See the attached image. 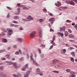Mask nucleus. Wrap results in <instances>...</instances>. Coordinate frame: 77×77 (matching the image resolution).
Returning a JSON list of instances; mask_svg holds the SVG:
<instances>
[{"label":"nucleus","instance_id":"obj_1","mask_svg":"<svg viewBox=\"0 0 77 77\" xmlns=\"http://www.w3.org/2000/svg\"><path fill=\"white\" fill-rule=\"evenodd\" d=\"M31 59L32 60L34 64H35L37 66H39V64H38V63H36V61H35V60H34V59L33 58V54L32 53H31Z\"/></svg>","mask_w":77,"mask_h":77},{"label":"nucleus","instance_id":"obj_2","mask_svg":"<svg viewBox=\"0 0 77 77\" xmlns=\"http://www.w3.org/2000/svg\"><path fill=\"white\" fill-rule=\"evenodd\" d=\"M8 62H9V63L8 64V65H11V64L12 63L13 65H14V67L15 68H16V69H18V66H17V63H12L11 62H9V61L6 62L7 63H8Z\"/></svg>","mask_w":77,"mask_h":77},{"label":"nucleus","instance_id":"obj_3","mask_svg":"<svg viewBox=\"0 0 77 77\" xmlns=\"http://www.w3.org/2000/svg\"><path fill=\"white\" fill-rule=\"evenodd\" d=\"M35 33L36 32H33L30 34V38H31V39H32L33 38H35Z\"/></svg>","mask_w":77,"mask_h":77},{"label":"nucleus","instance_id":"obj_4","mask_svg":"<svg viewBox=\"0 0 77 77\" xmlns=\"http://www.w3.org/2000/svg\"><path fill=\"white\" fill-rule=\"evenodd\" d=\"M7 30L8 31V32L10 33H8V35H11L12 34V33L13 32V30H10V29H7Z\"/></svg>","mask_w":77,"mask_h":77},{"label":"nucleus","instance_id":"obj_5","mask_svg":"<svg viewBox=\"0 0 77 77\" xmlns=\"http://www.w3.org/2000/svg\"><path fill=\"white\" fill-rule=\"evenodd\" d=\"M27 19H27V20H29V21H30L31 20H34V19L32 17L30 16H29L27 17Z\"/></svg>","mask_w":77,"mask_h":77},{"label":"nucleus","instance_id":"obj_6","mask_svg":"<svg viewBox=\"0 0 77 77\" xmlns=\"http://www.w3.org/2000/svg\"><path fill=\"white\" fill-rule=\"evenodd\" d=\"M57 3H56L55 4V6H57V7H59V6H61V3H60V2L57 1Z\"/></svg>","mask_w":77,"mask_h":77},{"label":"nucleus","instance_id":"obj_7","mask_svg":"<svg viewBox=\"0 0 77 77\" xmlns=\"http://www.w3.org/2000/svg\"><path fill=\"white\" fill-rule=\"evenodd\" d=\"M66 27L65 26H63L62 27H60V31L61 32L62 31H65V29Z\"/></svg>","mask_w":77,"mask_h":77},{"label":"nucleus","instance_id":"obj_8","mask_svg":"<svg viewBox=\"0 0 77 77\" xmlns=\"http://www.w3.org/2000/svg\"><path fill=\"white\" fill-rule=\"evenodd\" d=\"M58 36H61L62 38H63V33H60V32H58Z\"/></svg>","mask_w":77,"mask_h":77},{"label":"nucleus","instance_id":"obj_9","mask_svg":"<svg viewBox=\"0 0 77 77\" xmlns=\"http://www.w3.org/2000/svg\"><path fill=\"white\" fill-rule=\"evenodd\" d=\"M52 62L53 63H54V62H56V63L59 62H60V61H59V60H58L54 59L52 60Z\"/></svg>","mask_w":77,"mask_h":77},{"label":"nucleus","instance_id":"obj_10","mask_svg":"<svg viewBox=\"0 0 77 77\" xmlns=\"http://www.w3.org/2000/svg\"><path fill=\"white\" fill-rule=\"evenodd\" d=\"M60 52L62 54H63V53H65L66 52V50L64 49L63 50H61Z\"/></svg>","mask_w":77,"mask_h":77},{"label":"nucleus","instance_id":"obj_11","mask_svg":"<svg viewBox=\"0 0 77 77\" xmlns=\"http://www.w3.org/2000/svg\"><path fill=\"white\" fill-rule=\"evenodd\" d=\"M36 73L37 74H40L41 73V71L40 70V69L38 68L37 69Z\"/></svg>","mask_w":77,"mask_h":77},{"label":"nucleus","instance_id":"obj_12","mask_svg":"<svg viewBox=\"0 0 77 77\" xmlns=\"http://www.w3.org/2000/svg\"><path fill=\"white\" fill-rule=\"evenodd\" d=\"M70 5H73V6H74L75 5V4L74 3V2H73V1H71L70 2Z\"/></svg>","mask_w":77,"mask_h":77},{"label":"nucleus","instance_id":"obj_13","mask_svg":"<svg viewBox=\"0 0 77 77\" xmlns=\"http://www.w3.org/2000/svg\"><path fill=\"white\" fill-rule=\"evenodd\" d=\"M49 21H51V22L54 21V18H51L49 20Z\"/></svg>","mask_w":77,"mask_h":77},{"label":"nucleus","instance_id":"obj_14","mask_svg":"<svg viewBox=\"0 0 77 77\" xmlns=\"http://www.w3.org/2000/svg\"><path fill=\"white\" fill-rule=\"evenodd\" d=\"M17 40H18V41L19 42H23V41L22 38H17Z\"/></svg>","mask_w":77,"mask_h":77},{"label":"nucleus","instance_id":"obj_15","mask_svg":"<svg viewBox=\"0 0 77 77\" xmlns=\"http://www.w3.org/2000/svg\"><path fill=\"white\" fill-rule=\"evenodd\" d=\"M55 67L56 68H59V67H62V66H61V65L57 64L55 66Z\"/></svg>","mask_w":77,"mask_h":77},{"label":"nucleus","instance_id":"obj_16","mask_svg":"<svg viewBox=\"0 0 77 77\" xmlns=\"http://www.w3.org/2000/svg\"><path fill=\"white\" fill-rule=\"evenodd\" d=\"M71 54L72 56H75V53L74 52H72L70 53Z\"/></svg>","mask_w":77,"mask_h":77},{"label":"nucleus","instance_id":"obj_17","mask_svg":"<svg viewBox=\"0 0 77 77\" xmlns=\"http://www.w3.org/2000/svg\"><path fill=\"white\" fill-rule=\"evenodd\" d=\"M30 71L29 70L28 71L26 72V75H30Z\"/></svg>","mask_w":77,"mask_h":77},{"label":"nucleus","instance_id":"obj_18","mask_svg":"<svg viewBox=\"0 0 77 77\" xmlns=\"http://www.w3.org/2000/svg\"><path fill=\"white\" fill-rule=\"evenodd\" d=\"M53 72L54 73H56L57 74H58V73H59V71H57L56 70L53 71Z\"/></svg>","mask_w":77,"mask_h":77},{"label":"nucleus","instance_id":"obj_19","mask_svg":"<svg viewBox=\"0 0 77 77\" xmlns=\"http://www.w3.org/2000/svg\"><path fill=\"white\" fill-rule=\"evenodd\" d=\"M39 23H42V22H43L44 21V20L42 19H40L39 20Z\"/></svg>","mask_w":77,"mask_h":77},{"label":"nucleus","instance_id":"obj_20","mask_svg":"<svg viewBox=\"0 0 77 77\" xmlns=\"http://www.w3.org/2000/svg\"><path fill=\"white\" fill-rule=\"evenodd\" d=\"M41 47H42L43 48H45V45H43V44H41Z\"/></svg>","mask_w":77,"mask_h":77},{"label":"nucleus","instance_id":"obj_21","mask_svg":"<svg viewBox=\"0 0 77 77\" xmlns=\"http://www.w3.org/2000/svg\"><path fill=\"white\" fill-rule=\"evenodd\" d=\"M9 56H10V55L9 54H7L6 56V57H7V59H10V57Z\"/></svg>","mask_w":77,"mask_h":77},{"label":"nucleus","instance_id":"obj_22","mask_svg":"<svg viewBox=\"0 0 77 77\" xmlns=\"http://www.w3.org/2000/svg\"><path fill=\"white\" fill-rule=\"evenodd\" d=\"M3 42H7L8 41H7V39L5 38H4L3 40Z\"/></svg>","mask_w":77,"mask_h":77},{"label":"nucleus","instance_id":"obj_23","mask_svg":"<svg viewBox=\"0 0 77 77\" xmlns=\"http://www.w3.org/2000/svg\"><path fill=\"white\" fill-rule=\"evenodd\" d=\"M28 65H29V64H28L27 63L26 64V65H25V68H26L28 69Z\"/></svg>","mask_w":77,"mask_h":77},{"label":"nucleus","instance_id":"obj_24","mask_svg":"<svg viewBox=\"0 0 77 77\" xmlns=\"http://www.w3.org/2000/svg\"><path fill=\"white\" fill-rule=\"evenodd\" d=\"M69 37L72 38H74V35L72 34H70L69 35Z\"/></svg>","mask_w":77,"mask_h":77},{"label":"nucleus","instance_id":"obj_25","mask_svg":"<svg viewBox=\"0 0 77 77\" xmlns=\"http://www.w3.org/2000/svg\"><path fill=\"white\" fill-rule=\"evenodd\" d=\"M0 69L2 71H3V70H4V68L3 66H1L0 67Z\"/></svg>","mask_w":77,"mask_h":77},{"label":"nucleus","instance_id":"obj_26","mask_svg":"<svg viewBox=\"0 0 77 77\" xmlns=\"http://www.w3.org/2000/svg\"><path fill=\"white\" fill-rule=\"evenodd\" d=\"M55 39H56V37L55 36H54L53 37V40L52 41V42H54V40H55Z\"/></svg>","mask_w":77,"mask_h":77},{"label":"nucleus","instance_id":"obj_27","mask_svg":"<svg viewBox=\"0 0 77 77\" xmlns=\"http://www.w3.org/2000/svg\"><path fill=\"white\" fill-rule=\"evenodd\" d=\"M13 23H15V24H18V22L17 21H13Z\"/></svg>","mask_w":77,"mask_h":77},{"label":"nucleus","instance_id":"obj_28","mask_svg":"<svg viewBox=\"0 0 77 77\" xmlns=\"http://www.w3.org/2000/svg\"><path fill=\"white\" fill-rule=\"evenodd\" d=\"M68 34V32H65L64 33L65 36H66Z\"/></svg>","mask_w":77,"mask_h":77},{"label":"nucleus","instance_id":"obj_29","mask_svg":"<svg viewBox=\"0 0 77 77\" xmlns=\"http://www.w3.org/2000/svg\"><path fill=\"white\" fill-rule=\"evenodd\" d=\"M22 20L24 21H29V20H27V19H22Z\"/></svg>","mask_w":77,"mask_h":77},{"label":"nucleus","instance_id":"obj_30","mask_svg":"<svg viewBox=\"0 0 77 77\" xmlns=\"http://www.w3.org/2000/svg\"><path fill=\"white\" fill-rule=\"evenodd\" d=\"M4 73H1L0 74V76L1 77H3V75Z\"/></svg>","mask_w":77,"mask_h":77},{"label":"nucleus","instance_id":"obj_31","mask_svg":"<svg viewBox=\"0 0 77 77\" xmlns=\"http://www.w3.org/2000/svg\"><path fill=\"white\" fill-rule=\"evenodd\" d=\"M6 8L8 9H9V10H12V8H11V7L7 6L6 7Z\"/></svg>","mask_w":77,"mask_h":77},{"label":"nucleus","instance_id":"obj_32","mask_svg":"<svg viewBox=\"0 0 77 77\" xmlns=\"http://www.w3.org/2000/svg\"><path fill=\"white\" fill-rule=\"evenodd\" d=\"M23 9L28 10V9H29V8H28L26 7H23Z\"/></svg>","mask_w":77,"mask_h":77},{"label":"nucleus","instance_id":"obj_33","mask_svg":"<svg viewBox=\"0 0 77 77\" xmlns=\"http://www.w3.org/2000/svg\"><path fill=\"white\" fill-rule=\"evenodd\" d=\"M39 36L40 38H42V34L41 32L39 33Z\"/></svg>","mask_w":77,"mask_h":77},{"label":"nucleus","instance_id":"obj_34","mask_svg":"<svg viewBox=\"0 0 77 77\" xmlns=\"http://www.w3.org/2000/svg\"><path fill=\"white\" fill-rule=\"evenodd\" d=\"M66 71L68 72H70V71H71V69H66Z\"/></svg>","mask_w":77,"mask_h":77},{"label":"nucleus","instance_id":"obj_35","mask_svg":"<svg viewBox=\"0 0 77 77\" xmlns=\"http://www.w3.org/2000/svg\"><path fill=\"white\" fill-rule=\"evenodd\" d=\"M13 76L15 77H19V76L15 75V74H14L13 75Z\"/></svg>","mask_w":77,"mask_h":77},{"label":"nucleus","instance_id":"obj_36","mask_svg":"<svg viewBox=\"0 0 77 77\" xmlns=\"http://www.w3.org/2000/svg\"><path fill=\"white\" fill-rule=\"evenodd\" d=\"M14 20H17L18 18V16H15L14 18Z\"/></svg>","mask_w":77,"mask_h":77},{"label":"nucleus","instance_id":"obj_37","mask_svg":"<svg viewBox=\"0 0 77 77\" xmlns=\"http://www.w3.org/2000/svg\"><path fill=\"white\" fill-rule=\"evenodd\" d=\"M66 23H71L72 21L69 20H66Z\"/></svg>","mask_w":77,"mask_h":77},{"label":"nucleus","instance_id":"obj_38","mask_svg":"<svg viewBox=\"0 0 77 77\" xmlns=\"http://www.w3.org/2000/svg\"><path fill=\"white\" fill-rule=\"evenodd\" d=\"M68 32H69V33H72V31H71V29H69L68 30Z\"/></svg>","mask_w":77,"mask_h":77},{"label":"nucleus","instance_id":"obj_39","mask_svg":"<svg viewBox=\"0 0 77 77\" xmlns=\"http://www.w3.org/2000/svg\"><path fill=\"white\" fill-rule=\"evenodd\" d=\"M43 11L44 12H47V10L45 8L43 9Z\"/></svg>","mask_w":77,"mask_h":77},{"label":"nucleus","instance_id":"obj_40","mask_svg":"<svg viewBox=\"0 0 77 77\" xmlns=\"http://www.w3.org/2000/svg\"><path fill=\"white\" fill-rule=\"evenodd\" d=\"M69 41H70V42H75V41L72 40H69Z\"/></svg>","mask_w":77,"mask_h":77},{"label":"nucleus","instance_id":"obj_41","mask_svg":"<svg viewBox=\"0 0 77 77\" xmlns=\"http://www.w3.org/2000/svg\"><path fill=\"white\" fill-rule=\"evenodd\" d=\"M66 3H67V4H69L70 2L69 1H66Z\"/></svg>","mask_w":77,"mask_h":77},{"label":"nucleus","instance_id":"obj_42","mask_svg":"<svg viewBox=\"0 0 77 77\" xmlns=\"http://www.w3.org/2000/svg\"><path fill=\"white\" fill-rule=\"evenodd\" d=\"M1 60H5L6 58L4 57H2L1 58Z\"/></svg>","mask_w":77,"mask_h":77},{"label":"nucleus","instance_id":"obj_43","mask_svg":"<svg viewBox=\"0 0 77 77\" xmlns=\"http://www.w3.org/2000/svg\"><path fill=\"white\" fill-rule=\"evenodd\" d=\"M25 69L26 68H25V67H23V68L22 69V71H25Z\"/></svg>","mask_w":77,"mask_h":77},{"label":"nucleus","instance_id":"obj_44","mask_svg":"<svg viewBox=\"0 0 77 77\" xmlns=\"http://www.w3.org/2000/svg\"><path fill=\"white\" fill-rule=\"evenodd\" d=\"M48 15H50V16H53V14L50 13H48Z\"/></svg>","mask_w":77,"mask_h":77},{"label":"nucleus","instance_id":"obj_45","mask_svg":"<svg viewBox=\"0 0 77 77\" xmlns=\"http://www.w3.org/2000/svg\"><path fill=\"white\" fill-rule=\"evenodd\" d=\"M38 52L39 54L41 53V50L40 49H38Z\"/></svg>","mask_w":77,"mask_h":77},{"label":"nucleus","instance_id":"obj_46","mask_svg":"<svg viewBox=\"0 0 77 77\" xmlns=\"http://www.w3.org/2000/svg\"><path fill=\"white\" fill-rule=\"evenodd\" d=\"M71 60L72 62H74V58H71Z\"/></svg>","mask_w":77,"mask_h":77},{"label":"nucleus","instance_id":"obj_47","mask_svg":"<svg viewBox=\"0 0 77 77\" xmlns=\"http://www.w3.org/2000/svg\"><path fill=\"white\" fill-rule=\"evenodd\" d=\"M74 27L76 29V30H77V25L76 24L75 26H74Z\"/></svg>","mask_w":77,"mask_h":77},{"label":"nucleus","instance_id":"obj_48","mask_svg":"<svg viewBox=\"0 0 77 77\" xmlns=\"http://www.w3.org/2000/svg\"><path fill=\"white\" fill-rule=\"evenodd\" d=\"M15 54H19V52L18 51H16L15 53Z\"/></svg>","mask_w":77,"mask_h":77},{"label":"nucleus","instance_id":"obj_49","mask_svg":"<svg viewBox=\"0 0 77 77\" xmlns=\"http://www.w3.org/2000/svg\"><path fill=\"white\" fill-rule=\"evenodd\" d=\"M70 73L71 74H75V73L73 72H70Z\"/></svg>","mask_w":77,"mask_h":77},{"label":"nucleus","instance_id":"obj_50","mask_svg":"<svg viewBox=\"0 0 77 77\" xmlns=\"http://www.w3.org/2000/svg\"><path fill=\"white\" fill-rule=\"evenodd\" d=\"M17 11L18 12H20V8H19L17 9Z\"/></svg>","mask_w":77,"mask_h":77},{"label":"nucleus","instance_id":"obj_51","mask_svg":"<svg viewBox=\"0 0 77 77\" xmlns=\"http://www.w3.org/2000/svg\"><path fill=\"white\" fill-rule=\"evenodd\" d=\"M18 26H19L18 25H14V27H18Z\"/></svg>","mask_w":77,"mask_h":77},{"label":"nucleus","instance_id":"obj_52","mask_svg":"<svg viewBox=\"0 0 77 77\" xmlns=\"http://www.w3.org/2000/svg\"><path fill=\"white\" fill-rule=\"evenodd\" d=\"M5 51V49L4 50V51L0 50V53H2V52H4Z\"/></svg>","mask_w":77,"mask_h":77},{"label":"nucleus","instance_id":"obj_53","mask_svg":"<svg viewBox=\"0 0 77 77\" xmlns=\"http://www.w3.org/2000/svg\"><path fill=\"white\" fill-rule=\"evenodd\" d=\"M17 5L18 6H20L21 5V4L20 3H18Z\"/></svg>","mask_w":77,"mask_h":77},{"label":"nucleus","instance_id":"obj_54","mask_svg":"<svg viewBox=\"0 0 77 77\" xmlns=\"http://www.w3.org/2000/svg\"><path fill=\"white\" fill-rule=\"evenodd\" d=\"M50 32H54V30L52 29H50Z\"/></svg>","mask_w":77,"mask_h":77},{"label":"nucleus","instance_id":"obj_55","mask_svg":"<svg viewBox=\"0 0 77 77\" xmlns=\"http://www.w3.org/2000/svg\"><path fill=\"white\" fill-rule=\"evenodd\" d=\"M63 9H67L68 8H67V7H63Z\"/></svg>","mask_w":77,"mask_h":77},{"label":"nucleus","instance_id":"obj_56","mask_svg":"<svg viewBox=\"0 0 77 77\" xmlns=\"http://www.w3.org/2000/svg\"><path fill=\"white\" fill-rule=\"evenodd\" d=\"M20 30H23V28L21 27H20Z\"/></svg>","mask_w":77,"mask_h":77},{"label":"nucleus","instance_id":"obj_57","mask_svg":"<svg viewBox=\"0 0 77 77\" xmlns=\"http://www.w3.org/2000/svg\"><path fill=\"white\" fill-rule=\"evenodd\" d=\"M2 36H4V35H5V33L2 32Z\"/></svg>","mask_w":77,"mask_h":77},{"label":"nucleus","instance_id":"obj_58","mask_svg":"<svg viewBox=\"0 0 77 77\" xmlns=\"http://www.w3.org/2000/svg\"><path fill=\"white\" fill-rule=\"evenodd\" d=\"M51 43L52 44V45H55V43H54V42H52V41H51Z\"/></svg>","mask_w":77,"mask_h":77},{"label":"nucleus","instance_id":"obj_59","mask_svg":"<svg viewBox=\"0 0 77 77\" xmlns=\"http://www.w3.org/2000/svg\"><path fill=\"white\" fill-rule=\"evenodd\" d=\"M23 57H22L21 58H20V60L21 61H22V60H23Z\"/></svg>","mask_w":77,"mask_h":77},{"label":"nucleus","instance_id":"obj_60","mask_svg":"<svg viewBox=\"0 0 77 77\" xmlns=\"http://www.w3.org/2000/svg\"><path fill=\"white\" fill-rule=\"evenodd\" d=\"M3 32H7V31L6 30V29H4L3 30Z\"/></svg>","mask_w":77,"mask_h":77},{"label":"nucleus","instance_id":"obj_61","mask_svg":"<svg viewBox=\"0 0 77 77\" xmlns=\"http://www.w3.org/2000/svg\"><path fill=\"white\" fill-rule=\"evenodd\" d=\"M66 47H69V45H68V44H66Z\"/></svg>","mask_w":77,"mask_h":77},{"label":"nucleus","instance_id":"obj_62","mask_svg":"<svg viewBox=\"0 0 77 77\" xmlns=\"http://www.w3.org/2000/svg\"><path fill=\"white\" fill-rule=\"evenodd\" d=\"M39 42L40 43H41V39H39L38 40Z\"/></svg>","mask_w":77,"mask_h":77},{"label":"nucleus","instance_id":"obj_63","mask_svg":"<svg viewBox=\"0 0 77 77\" xmlns=\"http://www.w3.org/2000/svg\"><path fill=\"white\" fill-rule=\"evenodd\" d=\"M28 77V75H24V77Z\"/></svg>","mask_w":77,"mask_h":77},{"label":"nucleus","instance_id":"obj_64","mask_svg":"<svg viewBox=\"0 0 77 77\" xmlns=\"http://www.w3.org/2000/svg\"><path fill=\"white\" fill-rule=\"evenodd\" d=\"M2 77H6V75H3V76Z\"/></svg>","mask_w":77,"mask_h":77}]
</instances>
